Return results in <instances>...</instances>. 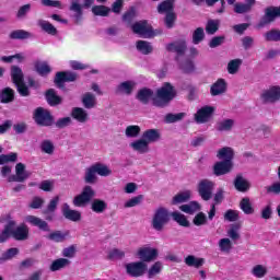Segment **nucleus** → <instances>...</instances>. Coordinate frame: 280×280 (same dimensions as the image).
Masks as SVG:
<instances>
[{"label":"nucleus","mask_w":280,"mask_h":280,"mask_svg":"<svg viewBox=\"0 0 280 280\" xmlns=\"http://www.w3.org/2000/svg\"><path fill=\"white\" fill-rule=\"evenodd\" d=\"M174 97H176V90H174V86L170 83H164V85L158 90L156 96L153 97V106L164 108V106H167Z\"/></svg>","instance_id":"nucleus-1"},{"label":"nucleus","mask_w":280,"mask_h":280,"mask_svg":"<svg viewBox=\"0 0 280 280\" xmlns=\"http://www.w3.org/2000/svg\"><path fill=\"white\" fill-rule=\"evenodd\" d=\"M172 218V213L166 208L160 207L154 211L151 226L154 229V231H163L165 229V225L170 223V220Z\"/></svg>","instance_id":"nucleus-2"},{"label":"nucleus","mask_w":280,"mask_h":280,"mask_svg":"<svg viewBox=\"0 0 280 280\" xmlns=\"http://www.w3.org/2000/svg\"><path fill=\"white\" fill-rule=\"evenodd\" d=\"M98 3H106L107 0H96ZM95 3L94 0H83V5L80 4V0H72L70 4V12H73L74 14L72 15L74 19L75 25L80 24V21H82V15L84 12L82 11V8L89 9L91 5Z\"/></svg>","instance_id":"nucleus-3"},{"label":"nucleus","mask_w":280,"mask_h":280,"mask_svg":"<svg viewBox=\"0 0 280 280\" xmlns=\"http://www.w3.org/2000/svg\"><path fill=\"white\" fill-rule=\"evenodd\" d=\"M215 189V183L210 179H201L197 185V191L206 201H209L213 198V190Z\"/></svg>","instance_id":"nucleus-4"},{"label":"nucleus","mask_w":280,"mask_h":280,"mask_svg":"<svg viewBox=\"0 0 280 280\" xmlns=\"http://www.w3.org/2000/svg\"><path fill=\"white\" fill-rule=\"evenodd\" d=\"M95 196V190L91 186H84L81 194L75 196L72 203L74 207H86L93 197Z\"/></svg>","instance_id":"nucleus-5"},{"label":"nucleus","mask_w":280,"mask_h":280,"mask_svg":"<svg viewBox=\"0 0 280 280\" xmlns=\"http://www.w3.org/2000/svg\"><path fill=\"white\" fill-rule=\"evenodd\" d=\"M34 119L37 126H52L54 124V116H51L49 110L43 107H37L35 109Z\"/></svg>","instance_id":"nucleus-6"},{"label":"nucleus","mask_w":280,"mask_h":280,"mask_svg":"<svg viewBox=\"0 0 280 280\" xmlns=\"http://www.w3.org/2000/svg\"><path fill=\"white\" fill-rule=\"evenodd\" d=\"M277 19H280V5L267 7L265 9V14L259 22V27H265V25H270V23H275Z\"/></svg>","instance_id":"nucleus-7"},{"label":"nucleus","mask_w":280,"mask_h":280,"mask_svg":"<svg viewBox=\"0 0 280 280\" xmlns=\"http://www.w3.org/2000/svg\"><path fill=\"white\" fill-rule=\"evenodd\" d=\"M260 98L264 104H275L280 100V86L273 85L268 90L262 91Z\"/></svg>","instance_id":"nucleus-8"},{"label":"nucleus","mask_w":280,"mask_h":280,"mask_svg":"<svg viewBox=\"0 0 280 280\" xmlns=\"http://www.w3.org/2000/svg\"><path fill=\"white\" fill-rule=\"evenodd\" d=\"M131 30L133 34H138L142 38H152V26L148 24V21H140L132 24Z\"/></svg>","instance_id":"nucleus-9"},{"label":"nucleus","mask_w":280,"mask_h":280,"mask_svg":"<svg viewBox=\"0 0 280 280\" xmlns=\"http://www.w3.org/2000/svg\"><path fill=\"white\" fill-rule=\"evenodd\" d=\"M125 268L129 277H143L145 270H148V265L143 261H137L127 264Z\"/></svg>","instance_id":"nucleus-10"},{"label":"nucleus","mask_w":280,"mask_h":280,"mask_svg":"<svg viewBox=\"0 0 280 280\" xmlns=\"http://www.w3.org/2000/svg\"><path fill=\"white\" fill-rule=\"evenodd\" d=\"M32 176V173L25 171V164L18 163L15 165V175H11L8 178L9 183H24V180H27Z\"/></svg>","instance_id":"nucleus-11"},{"label":"nucleus","mask_w":280,"mask_h":280,"mask_svg":"<svg viewBox=\"0 0 280 280\" xmlns=\"http://www.w3.org/2000/svg\"><path fill=\"white\" fill-rule=\"evenodd\" d=\"M78 74L74 72H57L55 77V84L58 89H65V82H75Z\"/></svg>","instance_id":"nucleus-12"},{"label":"nucleus","mask_w":280,"mask_h":280,"mask_svg":"<svg viewBox=\"0 0 280 280\" xmlns=\"http://www.w3.org/2000/svg\"><path fill=\"white\" fill-rule=\"evenodd\" d=\"M215 108L211 106H203L195 114L196 124H207L213 115Z\"/></svg>","instance_id":"nucleus-13"},{"label":"nucleus","mask_w":280,"mask_h":280,"mask_svg":"<svg viewBox=\"0 0 280 280\" xmlns=\"http://www.w3.org/2000/svg\"><path fill=\"white\" fill-rule=\"evenodd\" d=\"M233 170V161H220L217 162L213 166L214 176H224V174H229Z\"/></svg>","instance_id":"nucleus-14"},{"label":"nucleus","mask_w":280,"mask_h":280,"mask_svg":"<svg viewBox=\"0 0 280 280\" xmlns=\"http://www.w3.org/2000/svg\"><path fill=\"white\" fill-rule=\"evenodd\" d=\"M138 257L142 261H154L159 257V250L152 247H141L138 250Z\"/></svg>","instance_id":"nucleus-15"},{"label":"nucleus","mask_w":280,"mask_h":280,"mask_svg":"<svg viewBox=\"0 0 280 280\" xmlns=\"http://www.w3.org/2000/svg\"><path fill=\"white\" fill-rule=\"evenodd\" d=\"M25 221L28 222V224H32V226H37L39 231H44L46 233H49V231H51V229L49 228V223H47V221H44L38 217L27 215L25 218Z\"/></svg>","instance_id":"nucleus-16"},{"label":"nucleus","mask_w":280,"mask_h":280,"mask_svg":"<svg viewBox=\"0 0 280 280\" xmlns=\"http://www.w3.org/2000/svg\"><path fill=\"white\" fill-rule=\"evenodd\" d=\"M62 215L66 220H70L71 222H80L82 220V213L78 210H71L69 203H63Z\"/></svg>","instance_id":"nucleus-17"},{"label":"nucleus","mask_w":280,"mask_h":280,"mask_svg":"<svg viewBox=\"0 0 280 280\" xmlns=\"http://www.w3.org/2000/svg\"><path fill=\"white\" fill-rule=\"evenodd\" d=\"M11 235L14 237V240L23 242L30 237V228H27L25 224H21L14 231L11 230Z\"/></svg>","instance_id":"nucleus-18"},{"label":"nucleus","mask_w":280,"mask_h":280,"mask_svg":"<svg viewBox=\"0 0 280 280\" xmlns=\"http://www.w3.org/2000/svg\"><path fill=\"white\" fill-rule=\"evenodd\" d=\"M226 93V81L224 79H218L210 88V94L215 97L218 95H224Z\"/></svg>","instance_id":"nucleus-19"},{"label":"nucleus","mask_w":280,"mask_h":280,"mask_svg":"<svg viewBox=\"0 0 280 280\" xmlns=\"http://www.w3.org/2000/svg\"><path fill=\"white\" fill-rule=\"evenodd\" d=\"M166 50L176 54L177 56H183L187 50V44L184 40L174 42L166 45Z\"/></svg>","instance_id":"nucleus-20"},{"label":"nucleus","mask_w":280,"mask_h":280,"mask_svg":"<svg viewBox=\"0 0 280 280\" xmlns=\"http://www.w3.org/2000/svg\"><path fill=\"white\" fill-rule=\"evenodd\" d=\"M142 139L150 145V143H156L161 141V132L159 129H148L142 133Z\"/></svg>","instance_id":"nucleus-21"},{"label":"nucleus","mask_w":280,"mask_h":280,"mask_svg":"<svg viewBox=\"0 0 280 280\" xmlns=\"http://www.w3.org/2000/svg\"><path fill=\"white\" fill-rule=\"evenodd\" d=\"M130 148L139 154H147V152H150V144L143 138L131 142Z\"/></svg>","instance_id":"nucleus-22"},{"label":"nucleus","mask_w":280,"mask_h":280,"mask_svg":"<svg viewBox=\"0 0 280 280\" xmlns=\"http://www.w3.org/2000/svg\"><path fill=\"white\" fill-rule=\"evenodd\" d=\"M137 100L141 102V104H149L150 100L154 102V91L148 88H143L138 92Z\"/></svg>","instance_id":"nucleus-23"},{"label":"nucleus","mask_w":280,"mask_h":280,"mask_svg":"<svg viewBox=\"0 0 280 280\" xmlns=\"http://www.w3.org/2000/svg\"><path fill=\"white\" fill-rule=\"evenodd\" d=\"M71 117L79 121V124H86L89 121V113L82 107L72 108Z\"/></svg>","instance_id":"nucleus-24"},{"label":"nucleus","mask_w":280,"mask_h":280,"mask_svg":"<svg viewBox=\"0 0 280 280\" xmlns=\"http://www.w3.org/2000/svg\"><path fill=\"white\" fill-rule=\"evenodd\" d=\"M234 187L236 191L245 192L250 189V183H248L242 175H237L234 179Z\"/></svg>","instance_id":"nucleus-25"},{"label":"nucleus","mask_w":280,"mask_h":280,"mask_svg":"<svg viewBox=\"0 0 280 280\" xmlns=\"http://www.w3.org/2000/svg\"><path fill=\"white\" fill-rule=\"evenodd\" d=\"M67 266H71V260L67 258H58L51 262L49 270L50 272H58V270H62V268H67Z\"/></svg>","instance_id":"nucleus-26"},{"label":"nucleus","mask_w":280,"mask_h":280,"mask_svg":"<svg viewBox=\"0 0 280 280\" xmlns=\"http://www.w3.org/2000/svg\"><path fill=\"white\" fill-rule=\"evenodd\" d=\"M82 104L84 108L91 109L95 108L97 106V98L95 97V94L86 92L82 96Z\"/></svg>","instance_id":"nucleus-27"},{"label":"nucleus","mask_w":280,"mask_h":280,"mask_svg":"<svg viewBox=\"0 0 280 280\" xmlns=\"http://www.w3.org/2000/svg\"><path fill=\"white\" fill-rule=\"evenodd\" d=\"M233 126H235V120L224 119L217 122L215 130H218L219 132H229L233 130Z\"/></svg>","instance_id":"nucleus-28"},{"label":"nucleus","mask_w":280,"mask_h":280,"mask_svg":"<svg viewBox=\"0 0 280 280\" xmlns=\"http://www.w3.org/2000/svg\"><path fill=\"white\" fill-rule=\"evenodd\" d=\"M37 25L40 26L43 32H46V34H49L50 36H56L58 34L56 26L45 20H38Z\"/></svg>","instance_id":"nucleus-29"},{"label":"nucleus","mask_w":280,"mask_h":280,"mask_svg":"<svg viewBox=\"0 0 280 280\" xmlns=\"http://www.w3.org/2000/svg\"><path fill=\"white\" fill-rule=\"evenodd\" d=\"M185 264L190 268H202L205 266V258H197L194 255H189L185 258Z\"/></svg>","instance_id":"nucleus-30"},{"label":"nucleus","mask_w":280,"mask_h":280,"mask_svg":"<svg viewBox=\"0 0 280 280\" xmlns=\"http://www.w3.org/2000/svg\"><path fill=\"white\" fill-rule=\"evenodd\" d=\"M91 209L94 213H104L108 209V203L102 199H94L92 200Z\"/></svg>","instance_id":"nucleus-31"},{"label":"nucleus","mask_w":280,"mask_h":280,"mask_svg":"<svg viewBox=\"0 0 280 280\" xmlns=\"http://www.w3.org/2000/svg\"><path fill=\"white\" fill-rule=\"evenodd\" d=\"M159 14H170V12H174V0H165L162 1L158 5Z\"/></svg>","instance_id":"nucleus-32"},{"label":"nucleus","mask_w":280,"mask_h":280,"mask_svg":"<svg viewBox=\"0 0 280 280\" xmlns=\"http://www.w3.org/2000/svg\"><path fill=\"white\" fill-rule=\"evenodd\" d=\"M46 100L49 106H58L62 103V98L56 94V90L50 89L46 92Z\"/></svg>","instance_id":"nucleus-33"},{"label":"nucleus","mask_w":280,"mask_h":280,"mask_svg":"<svg viewBox=\"0 0 280 280\" xmlns=\"http://www.w3.org/2000/svg\"><path fill=\"white\" fill-rule=\"evenodd\" d=\"M84 182L88 185H95L97 183V172L95 171L93 165L86 168L85 175H84Z\"/></svg>","instance_id":"nucleus-34"},{"label":"nucleus","mask_w":280,"mask_h":280,"mask_svg":"<svg viewBox=\"0 0 280 280\" xmlns=\"http://www.w3.org/2000/svg\"><path fill=\"white\" fill-rule=\"evenodd\" d=\"M9 37L12 40H26L27 38H32V33L25 30H16L10 33Z\"/></svg>","instance_id":"nucleus-35"},{"label":"nucleus","mask_w":280,"mask_h":280,"mask_svg":"<svg viewBox=\"0 0 280 280\" xmlns=\"http://www.w3.org/2000/svg\"><path fill=\"white\" fill-rule=\"evenodd\" d=\"M0 102L2 104H10V102H14V90L11 88H5L0 93Z\"/></svg>","instance_id":"nucleus-36"},{"label":"nucleus","mask_w":280,"mask_h":280,"mask_svg":"<svg viewBox=\"0 0 280 280\" xmlns=\"http://www.w3.org/2000/svg\"><path fill=\"white\" fill-rule=\"evenodd\" d=\"M11 78L14 84H21L24 82L23 70L19 66L11 67Z\"/></svg>","instance_id":"nucleus-37"},{"label":"nucleus","mask_w":280,"mask_h":280,"mask_svg":"<svg viewBox=\"0 0 280 280\" xmlns=\"http://www.w3.org/2000/svg\"><path fill=\"white\" fill-rule=\"evenodd\" d=\"M69 235V232L55 231L48 234L46 237L50 240V242H56L57 244L60 242H65Z\"/></svg>","instance_id":"nucleus-38"},{"label":"nucleus","mask_w":280,"mask_h":280,"mask_svg":"<svg viewBox=\"0 0 280 280\" xmlns=\"http://www.w3.org/2000/svg\"><path fill=\"white\" fill-rule=\"evenodd\" d=\"M252 11H253V5L248 4V2L234 3L235 14H248V12H252Z\"/></svg>","instance_id":"nucleus-39"},{"label":"nucleus","mask_w":280,"mask_h":280,"mask_svg":"<svg viewBox=\"0 0 280 280\" xmlns=\"http://www.w3.org/2000/svg\"><path fill=\"white\" fill-rule=\"evenodd\" d=\"M240 208L246 215H253L255 213V209L253 208V203H250V198L244 197L240 202Z\"/></svg>","instance_id":"nucleus-40"},{"label":"nucleus","mask_w":280,"mask_h":280,"mask_svg":"<svg viewBox=\"0 0 280 280\" xmlns=\"http://www.w3.org/2000/svg\"><path fill=\"white\" fill-rule=\"evenodd\" d=\"M135 89V82L125 81L118 85L116 93H125V95H130Z\"/></svg>","instance_id":"nucleus-41"},{"label":"nucleus","mask_w":280,"mask_h":280,"mask_svg":"<svg viewBox=\"0 0 280 280\" xmlns=\"http://www.w3.org/2000/svg\"><path fill=\"white\" fill-rule=\"evenodd\" d=\"M35 70L42 77L49 75L51 73V68L45 61H36L35 62Z\"/></svg>","instance_id":"nucleus-42"},{"label":"nucleus","mask_w":280,"mask_h":280,"mask_svg":"<svg viewBox=\"0 0 280 280\" xmlns=\"http://www.w3.org/2000/svg\"><path fill=\"white\" fill-rule=\"evenodd\" d=\"M14 221H10L2 232H0V244H3V242H8L10 240V236L12 235V229H14Z\"/></svg>","instance_id":"nucleus-43"},{"label":"nucleus","mask_w":280,"mask_h":280,"mask_svg":"<svg viewBox=\"0 0 280 280\" xmlns=\"http://www.w3.org/2000/svg\"><path fill=\"white\" fill-rule=\"evenodd\" d=\"M179 209L184 213H189L191 215L196 213V211H200V203H198V201H191L187 205L180 206Z\"/></svg>","instance_id":"nucleus-44"},{"label":"nucleus","mask_w":280,"mask_h":280,"mask_svg":"<svg viewBox=\"0 0 280 280\" xmlns=\"http://www.w3.org/2000/svg\"><path fill=\"white\" fill-rule=\"evenodd\" d=\"M220 30V20H208L206 24V34L213 36Z\"/></svg>","instance_id":"nucleus-45"},{"label":"nucleus","mask_w":280,"mask_h":280,"mask_svg":"<svg viewBox=\"0 0 280 280\" xmlns=\"http://www.w3.org/2000/svg\"><path fill=\"white\" fill-rule=\"evenodd\" d=\"M233 149L225 147L218 151L217 158L223 161H233Z\"/></svg>","instance_id":"nucleus-46"},{"label":"nucleus","mask_w":280,"mask_h":280,"mask_svg":"<svg viewBox=\"0 0 280 280\" xmlns=\"http://www.w3.org/2000/svg\"><path fill=\"white\" fill-rule=\"evenodd\" d=\"M98 176H110L113 171L106 164L96 163L92 165Z\"/></svg>","instance_id":"nucleus-47"},{"label":"nucleus","mask_w":280,"mask_h":280,"mask_svg":"<svg viewBox=\"0 0 280 280\" xmlns=\"http://www.w3.org/2000/svg\"><path fill=\"white\" fill-rule=\"evenodd\" d=\"M125 135L126 137H128V139H136V137L141 135V127H139L138 125L127 126Z\"/></svg>","instance_id":"nucleus-48"},{"label":"nucleus","mask_w":280,"mask_h":280,"mask_svg":"<svg viewBox=\"0 0 280 280\" xmlns=\"http://www.w3.org/2000/svg\"><path fill=\"white\" fill-rule=\"evenodd\" d=\"M137 49L144 56H148V54H152V44L145 40H138L137 42Z\"/></svg>","instance_id":"nucleus-49"},{"label":"nucleus","mask_w":280,"mask_h":280,"mask_svg":"<svg viewBox=\"0 0 280 280\" xmlns=\"http://www.w3.org/2000/svg\"><path fill=\"white\" fill-rule=\"evenodd\" d=\"M92 14L94 16H108L110 14V8L106 5H94L92 7Z\"/></svg>","instance_id":"nucleus-50"},{"label":"nucleus","mask_w":280,"mask_h":280,"mask_svg":"<svg viewBox=\"0 0 280 280\" xmlns=\"http://www.w3.org/2000/svg\"><path fill=\"white\" fill-rule=\"evenodd\" d=\"M252 275L257 279H264L268 275V269L264 265H256L252 269Z\"/></svg>","instance_id":"nucleus-51"},{"label":"nucleus","mask_w":280,"mask_h":280,"mask_svg":"<svg viewBox=\"0 0 280 280\" xmlns=\"http://www.w3.org/2000/svg\"><path fill=\"white\" fill-rule=\"evenodd\" d=\"M240 67H242V59H233L228 63V73L231 75H235L240 71Z\"/></svg>","instance_id":"nucleus-52"},{"label":"nucleus","mask_w":280,"mask_h":280,"mask_svg":"<svg viewBox=\"0 0 280 280\" xmlns=\"http://www.w3.org/2000/svg\"><path fill=\"white\" fill-rule=\"evenodd\" d=\"M16 255H19V248L16 247L9 248L7 252H4L0 256V264H3V261H9V259L16 257Z\"/></svg>","instance_id":"nucleus-53"},{"label":"nucleus","mask_w":280,"mask_h":280,"mask_svg":"<svg viewBox=\"0 0 280 280\" xmlns=\"http://www.w3.org/2000/svg\"><path fill=\"white\" fill-rule=\"evenodd\" d=\"M265 40L268 43H279L280 42V31L279 30H271L265 33Z\"/></svg>","instance_id":"nucleus-54"},{"label":"nucleus","mask_w":280,"mask_h":280,"mask_svg":"<svg viewBox=\"0 0 280 280\" xmlns=\"http://www.w3.org/2000/svg\"><path fill=\"white\" fill-rule=\"evenodd\" d=\"M205 40V28L198 27L192 33V43L194 45H200Z\"/></svg>","instance_id":"nucleus-55"},{"label":"nucleus","mask_w":280,"mask_h":280,"mask_svg":"<svg viewBox=\"0 0 280 280\" xmlns=\"http://www.w3.org/2000/svg\"><path fill=\"white\" fill-rule=\"evenodd\" d=\"M190 198H191V191L186 190L184 192L176 195L173 198V205H180V202H187V200H189Z\"/></svg>","instance_id":"nucleus-56"},{"label":"nucleus","mask_w":280,"mask_h":280,"mask_svg":"<svg viewBox=\"0 0 280 280\" xmlns=\"http://www.w3.org/2000/svg\"><path fill=\"white\" fill-rule=\"evenodd\" d=\"M173 220L179 224V226H189V221L185 217V214H182L180 212H173L171 213Z\"/></svg>","instance_id":"nucleus-57"},{"label":"nucleus","mask_w":280,"mask_h":280,"mask_svg":"<svg viewBox=\"0 0 280 280\" xmlns=\"http://www.w3.org/2000/svg\"><path fill=\"white\" fill-rule=\"evenodd\" d=\"M219 248L221 253H231L233 248V243H231V238H221L219 241Z\"/></svg>","instance_id":"nucleus-58"},{"label":"nucleus","mask_w":280,"mask_h":280,"mask_svg":"<svg viewBox=\"0 0 280 280\" xmlns=\"http://www.w3.org/2000/svg\"><path fill=\"white\" fill-rule=\"evenodd\" d=\"M163 270V264L161 261H156L148 272L149 279H153V277H156V275H160V272Z\"/></svg>","instance_id":"nucleus-59"},{"label":"nucleus","mask_w":280,"mask_h":280,"mask_svg":"<svg viewBox=\"0 0 280 280\" xmlns=\"http://www.w3.org/2000/svg\"><path fill=\"white\" fill-rule=\"evenodd\" d=\"M185 117V113L178 114H167L164 118L166 124H176V121H180Z\"/></svg>","instance_id":"nucleus-60"},{"label":"nucleus","mask_w":280,"mask_h":280,"mask_svg":"<svg viewBox=\"0 0 280 280\" xmlns=\"http://www.w3.org/2000/svg\"><path fill=\"white\" fill-rule=\"evenodd\" d=\"M40 150L45 154H54V150H56V148L54 147V142L50 140H44L40 144Z\"/></svg>","instance_id":"nucleus-61"},{"label":"nucleus","mask_w":280,"mask_h":280,"mask_svg":"<svg viewBox=\"0 0 280 280\" xmlns=\"http://www.w3.org/2000/svg\"><path fill=\"white\" fill-rule=\"evenodd\" d=\"M174 23H176V13L175 12L166 13L164 18V25L167 27V30H172V27H174Z\"/></svg>","instance_id":"nucleus-62"},{"label":"nucleus","mask_w":280,"mask_h":280,"mask_svg":"<svg viewBox=\"0 0 280 280\" xmlns=\"http://www.w3.org/2000/svg\"><path fill=\"white\" fill-rule=\"evenodd\" d=\"M19 155L16 153H10V154H1L0 155V165H4V163H14L16 162V159Z\"/></svg>","instance_id":"nucleus-63"},{"label":"nucleus","mask_w":280,"mask_h":280,"mask_svg":"<svg viewBox=\"0 0 280 280\" xmlns=\"http://www.w3.org/2000/svg\"><path fill=\"white\" fill-rule=\"evenodd\" d=\"M240 225L234 224L230 228V230L228 231V236L233 241V242H237V240H240Z\"/></svg>","instance_id":"nucleus-64"}]
</instances>
